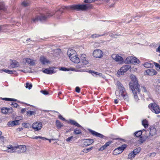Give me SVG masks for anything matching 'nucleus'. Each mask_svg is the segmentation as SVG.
<instances>
[{"label":"nucleus","instance_id":"17","mask_svg":"<svg viewBox=\"0 0 160 160\" xmlns=\"http://www.w3.org/2000/svg\"><path fill=\"white\" fill-rule=\"evenodd\" d=\"M19 66V63L15 60H12V62L9 66L10 68H17Z\"/></svg>","mask_w":160,"mask_h":160},{"label":"nucleus","instance_id":"16","mask_svg":"<svg viewBox=\"0 0 160 160\" xmlns=\"http://www.w3.org/2000/svg\"><path fill=\"white\" fill-rule=\"evenodd\" d=\"M67 54L70 58H71V57L75 56V55H76V52L74 50L72 49H69L68 50Z\"/></svg>","mask_w":160,"mask_h":160},{"label":"nucleus","instance_id":"43","mask_svg":"<svg viewBox=\"0 0 160 160\" xmlns=\"http://www.w3.org/2000/svg\"><path fill=\"white\" fill-rule=\"evenodd\" d=\"M32 87V84H29L28 83H26V86H25L26 88H28L29 89H30Z\"/></svg>","mask_w":160,"mask_h":160},{"label":"nucleus","instance_id":"20","mask_svg":"<svg viewBox=\"0 0 160 160\" xmlns=\"http://www.w3.org/2000/svg\"><path fill=\"white\" fill-rule=\"evenodd\" d=\"M70 60L75 63H78L80 62V58L76 55H75V56L71 57V58H69Z\"/></svg>","mask_w":160,"mask_h":160},{"label":"nucleus","instance_id":"12","mask_svg":"<svg viewBox=\"0 0 160 160\" xmlns=\"http://www.w3.org/2000/svg\"><path fill=\"white\" fill-rule=\"evenodd\" d=\"M56 68L54 67H50L43 70L42 72L44 73L47 74H52L56 72L57 71L54 70Z\"/></svg>","mask_w":160,"mask_h":160},{"label":"nucleus","instance_id":"39","mask_svg":"<svg viewBox=\"0 0 160 160\" xmlns=\"http://www.w3.org/2000/svg\"><path fill=\"white\" fill-rule=\"evenodd\" d=\"M154 64L156 68V69L158 71L160 70V65L157 63L154 62Z\"/></svg>","mask_w":160,"mask_h":160},{"label":"nucleus","instance_id":"47","mask_svg":"<svg viewBox=\"0 0 160 160\" xmlns=\"http://www.w3.org/2000/svg\"><path fill=\"white\" fill-rule=\"evenodd\" d=\"M34 112L33 111H28L27 112V114L28 115L30 116L32 115Z\"/></svg>","mask_w":160,"mask_h":160},{"label":"nucleus","instance_id":"50","mask_svg":"<svg viewBox=\"0 0 160 160\" xmlns=\"http://www.w3.org/2000/svg\"><path fill=\"white\" fill-rule=\"evenodd\" d=\"M110 36L112 37L116 38L118 35L116 34L111 33L110 34Z\"/></svg>","mask_w":160,"mask_h":160},{"label":"nucleus","instance_id":"29","mask_svg":"<svg viewBox=\"0 0 160 160\" xmlns=\"http://www.w3.org/2000/svg\"><path fill=\"white\" fill-rule=\"evenodd\" d=\"M135 155V154H134V153L133 152V151H132L128 154V158L129 159H131L134 158Z\"/></svg>","mask_w":160,"mask_h":160},{"label":"nucleus","instance_id":"52","mask_svg":"<svg viewBox=\"0 0 160 160\" xmlns=\"http://www.w3.org/2000/svg\"><path fill=\"white\" fill-rule=\"evenodd\" d=\"M112 142L110 141L107 142L105 144V147H107L108 146H109Z\"/></svg>","mask_w":160,"mask_h":160},{"label":"nucleus","instance_id":"27","mask_svg":"<svg viewBox=\"0 0 160 160\" xmlns=\"http://www.w3.org/2000/svg\"><path fill=\"white\" fill-rule=\"evenodd\" d=\"M69 122L71 124L77 126L78 127H82L81 126L80 124H79L78 122H77L76 121H75L74 120H70L69 121Z\"/></svg>","mask_w":160,"mask_h":160},{"label":"nucleus","instance_id":"44","mask_svg":"<svg viewBox=\"0 0 160 160\" xmlns=\"http://www.w3.org/2000/svg\"><path fill=\"white\" fill-rule=\"evenodd\" d=\"M80 58V60H82V59H84L85 58V59L86 58H87L86 55L85 54H81Z\"/></svg>","mask_w":160,"mask_h":160},{"label":"nucleus","instance_id":"18","mask_svg":"<svg viewBox=\"0 0 160 160\" xmlns=\"http://www.w3.org/2000/svg\"><path fill=\"white\" fill-rule=\"evenodd\" d=\"M19 120H15L9 121L7 124L8 127H13L19 124Z\"/></svg>","mask_w":160,"mask_h":160},{"label":"nucleus","instance_id":"5","mask_svg":"<svg viewBox=\"0 0 160 160\" xmlns=\"http://www.w3.org/2000/svg\"><path fill=\"white\" fill-rule=\"evenodd\" d=\"M54 13H52L51 14L50 13H48L46 15H39L36 16L34 18L32 19V20L34 22H35L36 21L39 20L41 21H42L46 20L48 17L49 16H52Z\"/></svg>","mask_w":160,"mask_h":160},{"label":"nucleus","instance_id":"2","mask_svg":"<svg viewBox=\"0 0 160 160\" xmlns=\"http://www.w3.org/2000/svg\"><path fill=\"white\" fill-rule=\"evenodd\" d=\"M93 5L91 4H78L68 6H62L59 10V11L61 13V12H62V10L65 9L67 10H74L76 11H85L87 10L91 9Z\"/></svg>","mask_w":160,"mask_h":160},{"label":"nucleus","instance_id":"9","mask_svg":"<svg viewBox=\"0 0 160 160\" xmlns=\"http://www.w3.org/2000/svg\"><path fill=\"white\" fill-rule=\"evenodd\" d=\"M131 68L130 65H126L123 66L121 67L118 72V74L119 75H122L125 72H126Z\"/></svg>","mask_w":160,"mask_h":160},{"label":"nucleus","instance_id":"58","mask_svg":"<svg viewBox=\"0 0 160 160\" xmlns=\"http://www.w3.org/2000/svg\"><path fill=\"white\" fill-rule=\"evenodd\" d=\"M58 117L60 119H61L63 121L65 120V119L63 118L61 115H59Z\"/></svg>","mask_w":160,"mask_h":160},{"label":"nucleus","instance_id":"57","mask_svg":"<svg viewBox=\"0 0 160 160\" xmlns=\"http://www.w3.org/2000/svg\"><path fill=\"white\" fill-rule=\"evenodd\" d=\"M1 99L7 101H10V98H1Z\"/></svg>","mask_w":160,"mask_h":160},{"label":"nucleus","instance_id":"41","mask_svg":"<svg viewBox=\"0 0 160 160\" xmlns=\"http://www.w3.org/2000/svg\"><path fill=\"white\" fill-rule=\"evenodd\" d=\"M142 125L145 128H146L148 127V124L147 122L145 120H143L142 121Z\"/></svg>","mask_w":160,"mask_h":160},{"label":"nucleus","instance_id":"34","mask_svg":"<svg viewBox=\"0 0 160 160\" xmlns=\"http://www.w3.org/2000/svg\"><path fill=\"white\" fill-rule=\"evenodd\" d=\"M3 71L4 72H6L7 73L9 74H13V72H15L14 71L10 70L7 69H4L3 70Z\"/></svg>","mask_w":160,"mask_h":160},{"label":"nucleus","instance_id":"49","mask_svg":"<svg viewBox=\"0 0 160 160\" xmlns=\"http://www.w3.org/2000/svg\"><path fill=\"white\" fill-rule=\"evenodd\" d=\"M11 106H12V107L16 108L18 106V104L15 102H12L11 104Z\"/></svg>","mask_w":160,"mask_h":160},{"label":"nucleus","instance_id":"45","mask_svg":"<svg viewBox=\"0 0 160 160\" xmlns=\"http://www.w3.org/2000/svg\"><path fill=\"white\" fill-rule=\"evenodd\" d=\"M54 52L57 53L58 54H59L61 52V50L59 48H57L54 50Z\"/></svg>","mask_w":160,"mask_h":160},{"label":"nucleus","instance_id":"33","mask_svg":"<svg viewBox=\"0 0 160 160\" xmlns=\"http://www.w3.org/2000/svg\"><path fill=\"white\" fill-rule=\"evenodd\" d=\"M141 150V148H137L135 149L133 151V152L135 154V155H137L140 152Z\"/></svg>","mask_w":160,"mask_h":160},{"label":"nucleus","instance_id":"64","mask_svg":"<svg viewBox=\"0 0 160 160\" xmlns=\"http://www.w3.org/2000/svg\"><path fill=\"white\" fill-rule=\"evenodd\" d=\"M156 51L157 52H160V46H159L158 48H157V50H156Z\"/></svg>","mask_w":160,"mask_h":160},{"label":"nucleus","instance_id":"21","mask_svg":"<svg viewBox=\"0 0 160 160\" xmlns=\"http://www.w3.org/2000/svg\"><path fill=\"white\" fill-rule=\"evenodd\" d=\"M117 85L118 88L120 89L119 92H124V91L125 90V88L123 87L122 84L119 82H117Z\"/></svg>","mask_w":160,"mask_h":160},{"label":"nucleus","instance_id":"19","mask_svg":"<svg viewBox=\"0 0 160 160\" xmlns=\"http://www.w3.org/2000/svg\"><path fill=\"white\" fill-rule=\"evenodd\" d=\"M1 111L2 113L5 114L12 112V108H3L1 109Z\"/></svg>","mask_w":160,"mask_h":160},{"label":"nucleus","instance_id":"23","mask_svg":"<svg viewBox=\"0 0 160 160\" xmlns=\"http://www.w3.org/2000/svg\"><path fill=\"white\" fill-rule=\"evenodd\" d=\"M25 60L26 62L30 65H34L35 64V61L32 59L28 58H26Z\"/></svg>","mask_w":160,"mask_h":160},{"label":"nucleus","instance_id":"24","mask_svg":"<svg viewBox=\"0 0 160 160\" xmlns=\"http://www.w3.org/2000/svg\"><path fill=\"white\" fill-rule=\"evenodd\" d=\"M156 129L154 127H151L150 131V134L152 136L155 135L156 133Z\"/></svg>","mask_w":160,"mask_h":160},{"label":"nucleus","instance_id":"15","mask_svg":"<svg viewBox=\"0 0 160 160\" xmlns=\"http://www.w3.org/2000/svg\"><path fill=\"white\" fill-rule=\"evenodd\" d=\"M94 142L93 139H84L82 140L83 145L85 146H87L92 144Z\"/></svg>","mask_w":160,"mask_h":160},{"label":"nucleus","instance_id":"46","mask_svg":"<svg viewBox=\"0 0 160 160\" xmlns=\"http://www.w3.org/2000/svg\"><path fill=\"white\" fill-rule=\"evenodd\" d=\"M23 127L25 128H28L29 127V124L28 123H24L22 124Z\"/></svg>","mask_w":160,"mask_h":160},{"label":"nucleus","instance_id":"31","mask_svg":"<svg viewBox=\"0 0 160 160\" xmlns=\"http://www.w3.org/2000/svg\"><path fill=\"white\" fill-rule=\"evenodd\" d=\"M148 137H144L143 138L140 137V139L139 140V142L141 143H142L143 142H144V141H145L148 138Z\"/></svg>","mask_w":160,"mask_h":160},{"label":"nucleus","instance_id":"54","mask_svg":"<svg viewBox=\"0 0 160 160\" xmlns=\"http://www.w3.org/2000/svg\"><path fill=\"white\" fill-rule=\"evenodd\" d=\"M41 92L44 95H48V92L45 90L44 91H41Z\"/></svg>","mask_w":160,"mask_h":160},{"label":"nucleus","instance_id":"14","mask_svg":"<svg viewBox=\"0 0 160 160\" xmlns=\"http://www.w3.org/2000/svg\"><path fill=\"white\" fill-rule=\"evenodd\" d=\"M146 72L148 75L152 76L157 74V72L152 68L148 69L146 70Z\"/></svg>","mask_w":160,"mask_h":160},{"label":"nucleus","instance_id":"48","mask_svg":"<svg viewBox=\"0 0 160 160\" xmlns=\"http://www.w3.org/2000/svg\"><path fill=\"white\" fill-rule=\"evenodd\" d=\"M4 137L2 136H0V142L3 143L4 142Z\"/></svg>","mask_w":160,"mask_h":160},{"label":"nucleus","instance_id":"42","mask_svg":"<svg viewBox=\"0 0 160 160\" xmlns=\"http://www.w3.org/2000/svg\"><path fill=\"white\" fill-rule=\"evenodd\" d=\"M90 72H91L95 74L96 75H98L100 76H101L102 75V74L101 73L98 72H95L93 71H90Z\"/></svg>","mask_w":160,"mask_h":160},{"label":"nucleus","instance_id":"38","mask_svg":"<svg viewBox=\"0 0 160 160\" xmlns=\"http://www.w3.org/2000/svg\"><path fill=\"white\" fill-rule=\"evenodd\" d=\"M155 90L156 92L160 93V86L157 85L155 87Z\"/></svg>","mask_w":160,"mask_h":160},{"label":"nucleus","instance_id":"10","mask_svg":"<svg viewBox=\"0 0 160 160\" xmlns=\"http://www.w3.org/2000/svg\"><path fill=\"white\" fill-rule=\"evenodd\" d=\"M32 126L35 131H38L41 129L42 124L40 122H36L32 124Z\"/></svg>","mask_w":160,"mask_h":160},{"label":"nucleus","instance_id":"35","mask_svg":"<svg viewBox=\"0 0 160 160\" xmlns=\"http://www.w3.org/2000/svg\"><path fill=\"white\" fill-rule=\"evenodd\" d=\"M81 62L83 63V65H87L88 64V62L87 59V58L84 59H82L81 60Z\"/></svg>","mask_w":160,"mask_h":160},{"label":"nucleus","instance_id":"1","mask_svg":"<svg viewBox=\"0 0 160 160\" xmlns=\"http://www.w3.org/2000/svg\"><path fill=\"white\" fill-rule=\"evenodd\" d=\"M130 77L132 81L129 83V87L132 91L135 99L138 101L139 99L138 94L140 92V86L138 84V80L135 75L132 74Z\"/></svg>","mask_w":160,"mask_h":160},{"label":"nucleus","instance_id":"26","mask_svg":"<svg viewBox=\"0 0 160 160\" xmlns=\"http://www.w3.org/2000/svg\"><path fill=\"white\" fill-rule=\"evenodd\" d=\"M144 66L146 68H151L153 66V64L152 63L150 62H146L144 64Z\"/></svg>","mask_w":160,"mask_h":160},{"label":"nucleus","instance_id":"22","mask_svg":"<svg viewBox=\"0 0 160 160\" xmlns=\"http://www.w3.org/2000/svg\"><path fill=\"white\" fill-rule=\"evenodd\" d=\"M91 132L93 135L97 137H98L101 138H102L104 137V136L103 135L94 131L91 130Z\"/></svg>","mask_w":160,"mask_h":160},{"label":"nucleus","instance_id":"32","mask_svg":"<svg viewBox=\"0 0 160 160\" xmlns=\"http://www.w3.org/2000/svg\"><path fill=\"white\" fill-rule=\"evenodd\" d=\"M30 3L29 1H24L22 2V5L24 7H26L29 5Z\"/></svg>","mask_w":160,"mask_h":160},{"label":"nucleus","instance_id":"37","mask_svg":"<svg viewBox=\"0 0 160 160\" xmlns=\"http://www.w3.org/2000/svg\"><path fill=\"white\" fill-rule=\"evenodd\" d=\"M34 139H37L38 138H39V139H40L43 140H48V139H47V138H44V137H41V136H36L34 138Z\"/></svg>","mask_w":160,"mask_h":160},{"label":"nucleus","instance_id":"53","mask_svg":"<svg viewBox=\"0 0 160 160\" xmlns=\"http://www.w3.org/2000/svg\"><path fill=\"white\" fill-rule=\"evenodd\" d=\"M75 91L79 93L80 91V88L78 87H77L75 88Z\"/></svg>","mask_w":160,"mask_h":160},{"label":"nucleus","instance_id":"51","mask_svg":"<svg viewBox=\"0 0 160 160\" xmlns=\"http://www.w3.org/2000/svg\"><path fill=\"white\" fill-rule=\"evenodd\" d=\"M72 138H73V136H71V137H69L68 138L66 139V141L67 142H69L70 141H71Z\"/></svg>","mask_w":160,"mask_h":160},{"label":"nucleus","instance_id":"6","mask_svg":"<svg viewBox=\"0 0 160 160\" xmlns=\"http://www.w3.org/2000/svg\"><path fill=\"white\" fill-rule=\"evenodd\" d=\"M148 107L153 112H155L156 114L160 113L159 108L156 104L155 103H151L149 104Z\"/></svg>","mask_w":160,"mask_h":160},{"label":"nucleus","instance_id":"62","mask_svg":"<svg viewBox=\"0 0 160 160\" xmlns=\"http://www.w3.org/2000/svg\"><path fill=\"white\" fill-rule=\"evenodd\" d=\"M93 148V147H90L89 148H88L87 149V150H88V152L90 150H92V149Z\"/></svg>","mask_w":160,"mask_h":160},{"label":"nucleus","instance_id":"8","mask_svg":"<svg viewBox=\"0 0 160 160\" xmlns=\"http://www.w3.org/2000/svg\"><path fill=\"white\" fill-rule=\"evenodd\" d=\"M112 57L113 60L117 62L119 64H121L124 62L123 58L118 54H113L112 55Z\"/></svg>","mask_w":160,"mask_h":160},{"label":"nucleus","instance_id":"28","mask_svg":"<svg viewBox=\"0 0 160 160\" xmlns=\"http://www.w3.org/2000/svg\"><path fill=\"white\" fill-rule=\"evenodd\" d=\"M56 124L57 127L58 128H60L63 126V124L61 123L58 120H56Z\"/></svg>","mask_w":160,"mask_h":160},{"label":"nucleus","instance_id":"13","mask_svg":"<svg viewBox=\"0 0 160 160\" xmlns=\"http://www.w3.org/2000/svg\"><path fill=\"white\" fill-rule=\"evenodd\" d=\"M93 55L96 58H100L103 56V53L101 50L96 49L94 51Z\"/></svg>","mask_w":160,"mask_h":160},{"label":"nucleus","instance_id":"4","mask_svg":"<svg viewBox=\"0 0 160 160\" xmlns=\"http://www.w3.org/2000/svg\"><path fill=\"white\" fill-rule=\"evenodd\" d=\"M116 94L117 98L119 100H121L122 97L125 101L128 102L129 101V98L125 90L124 91V92H119V91H117L116 92Z\"/></svg>","mask_w":160,"mask_h":160},{"label":"nucleus","instance_id":"7","mask_svg":"<svg viewBox=\"0 0 160 160\" xmlns=\"http://www.w3.org/2000/svg\"><path fill=\"white\" fill-rule=\"evenodd\" d=\"M124 62L126 63H132L135 64L136 63H139V61L138 59L133 57H128L126 59Z\"/></svg>","mask_w":160,"mask_h":160},{"label":"nucleus","instance_id":"63","mask_svg":"<svg viewBox=\"0 0 160 160\" xmlns=\"http://www.w3.org/2000/svg\"><path fill=\"white\" fill-rule=\"evenodd\" d=\"M25 111H26V109H25V108L22 109L21 110V112L22 113H24Z\"/></svg>","mask_w":160,"mask_h":160},{"label":"nucleus","instance_id":"56","mask_svg":"<svg viewBox=\"0 0 160 160\" xmlns=\"http://www.w3.org/2000/svg\"><path fill=\"white\" fill-rule=\"evenodd\" d=\"M105 145H104L102 146L100 149L99 150L102 151L105 149L107 147H105Z\"/></svg>","mask_w":160,"mask_h":160},{"label":"nucleus","instance_id":"36","mask_svg":"<svg viewBox=\"0 0 160 160\" xmlns=\"http://www.w3.org/2000/svg\"><path fill=\"white\" fill-rule=\"evenodd\" d=\"M81 132L80 130L78 129H75L74 130L73 133L75 134H78L81 133Z\"/></svg>","mask_w":160,"mask_h":160},{"label":"nucleus","instance_id":"60","mask_svg":"<svg viewBox=\"0 0 160 160\" xmlns=\"http://www.w3.org/2000/svg\"><path fill=\"white\" fill-rule=\"evenodd\" d=\"M60 70L63 71H66L67 70V69L65 68L62 67Z\"/></svg>","mask_w":160,"mask_h":160},{"label":"nucleus","instance_id":"11","mask_svg":"<svg viewBox=\"0 0 160 160\" xmlns=\"http://www.w3.org/2000/svg\"><path fill=\"white\" fill-rule=\"evenodd\" d=\"M126 145L123 144L121 147H119L115 149L113 151V154L114 155H118L121 153L126 147Z\"/></svg>","mask_w":160,"mask_h":160},{"label":"nucleus","instance_id":"61","mask_svg":"<svg viewBox=\"0 0 160 160\" xmlns=\"http://www.w3.org/2000/svg\"><path fill=\"white\" fill-rule=\"evenodd\" d=\"M83 152L85 153H87V152H88V150H87V148H85L83 149Z\"/></svg>","mask_w":160,"mask_h":160},{"label":"nucleus","instance_id":"40","mask_svg":"<svg viewBox=\"0 0 160 160\" xmlns=\"http://www.w3.org/2000/svg\"><path fill=\"white\" fill-rule=\"evenodd\" d=\"M104 35V34L99 35L98 34H93L91 36V37H92V38H96L99 37L103 36Z\"/></svg>","mask_w":160,"mask_h":160},{"label":"nucleus","instance_id":"25","mask_svg":"<svg viewBox=\"0 0 160 160\" xmlns=\"http://www.w3.org/2000/svg\"><path fill=\"white\" fill-rule=\"evenodd\" d=\"M40 60L41 62L43 64H45L49 62V60L44 57H41Z\"/></svg>","mask_w":160,"mask_h":160},{"label":"nucleus","instance_id":"59","mask_svg":"<svg viewBox=\"0 0 160 160\" xmlns=\"http://www.w3.org/2000/svg\"><path fill=\"white\" fill-rule=\"evenodd\" d=\"M156 155V153L155 152H152L151 153L150 155V156L154 157Z\"/></svg>","mask_w":160,"mask_h":160},{"label":"nucleus","instance_id":"3","mask_svg":"<svg viewBox=\"0 0 160 160\" xmlns=\"http://www.w3.org/2000/svg\"><path fill=\"white\" fill-rule=\"evenodd\" d=\"M7 148L8 149L5 151L10 153L17 152L18 153L25 152L26 150V148L25 145H22L17 146L13 147L12 145H8Z\"/></svg>","mask_w":160,"mask_h":160},{"label":"nucleus","instance_id":"55","mask_svg":"<svg viewBox=\"0 0 160 160\" xmlns=\"http://www.w3.org/2000/svg\"><path fill=\"white\" fill-rule=\"evenodd\" d=\"M142 91L145 92H147V90L146 88L145 87H142Z\"/></svg>","mask_w":160,"mask_h":160},{"label":"nucleus","instance_id":"30","mask_svg":"<svg viewBox=\"0 0 160 160\" xmlns=\"http://www.w3.org/2000/svg\"><path fill=\"white\" fill-rule=\"evenodd\" d=\"M142 132L141 131H139L136 132L135 133V136L137 137H141V135H142Z\"/></svg>","mask_w":160,"mask_h":160}]
</instances>
